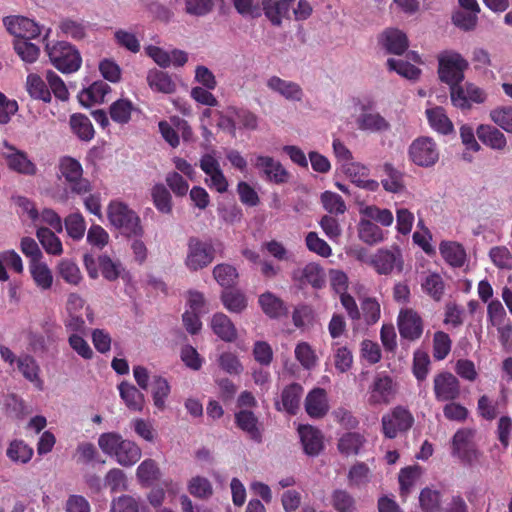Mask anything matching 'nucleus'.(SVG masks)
<instances>
[{"mask_svg": "<svg viewBox=\"0 0 512 512\" xmlns=\"http://www.w3.org/2000/svg\"><path fill=\"white\" fill-rule=\"evenodd\" d=\"M98 446L105 455L123 467L133 466L142 456V450L136 442L123 438L117 432L102 433L98 437Z\"/></svg>", "mask_w": 512, "mask_h": 512, "instance_id": "nucleus-1", "label": "nucleus"}, {"mask_svg": "<svg viewBox=\"0 0 512 512\" xmlns=\"http://www.w3.org/2000/svg\"><path fill=\"white\" fill-rule=\"evenodd\" d=\"M109 224L129 236H141L143 227L138 214L125 202L114 199L106 207Z\"/></svg>", "mask_w": 512, "mask_h": 512, "instance_id": "nucleus-2", "label": "nucleus"}, {"mask_svg": "<svg viewBox=\"0 0 512 512\" xmlns=\"http://www.w3.org/2000/svg\"><path fill=\"white\" fill-rule=\"evenodd\" d=\"M45 51L51 64L61 73L71 74L81 68L82 57L79 50L66 41L46 43Z\"/></svg>", "mask_w": 512, "mask_h": 512, "instance_id": "nucleus-3", "label": "nucleus"}, {"mask_svg": "<svg viewBox=\"0 0 512 512\" xmlns=\"http://www.w3.org/2000/svg\"><path fill=\"white\" fill-rule=\"evenodd\" d=\"M409 161L419 168H432L440 160V148L434 138L419 136L407 149Z\"/></svg>", "mask_w": 512, "mask_h": 512, "instance_id": "nucleus-4", "label": "nucleus"}, {"mask_svg": "<svg viewBox=\"0 0 512 512\" xmlns=\"http://www.w3.org/2000/svg\"><path fill=\"white\" fill-rule=\"evenodd\" d=\"M437 59L438 77L449 86V89L463 81L468 62L461 54L455 51H444L438 55Z\"/></svg>", "mask_w": 512, "mask_h": 512, "instance_id": "nucleus-5", "label": "nucleus"}, {"mask_svg": "<svg viewBox=\"0 0 512 512\" xmlns=\"http://www.w3.org/2000/svg\"><path fill=\"white\" fill-rule=\"evenodd\" d=\"M83 167L75 158L65 156L59 160L58 178L77 195H84L91 191L92 186L88 179L83 177Z\"/></svg>", "mask_w": 512, "mask_h": 512, "instance_id": "nucleus-6", "label": "nucleus"}, {"mask_svg": "<svg viewBox=\"0 0 512 512\" xmlns=\"http://www.w3.org/2000/svg\"><path fill=\"white\" fill-rule=\"evenodd\" d=\"M215 258V248L211 242L197 237L187 242L184 265L190 272H197L208 267Z\"/></svg>", "mask_w": 512, "mask_h": 512, "instance_id": "nucleus-7", "label": "nucleus"}, {"mask_svg": "<svg viewBox=\"0 0 512 512\" xmlns=\"http://www.w3.org/2000/svg\"><path fill=\"white\" fill-rule=\"evenodd\" d=\"M3 25L14 39H36L44 32L43 40L46 41L51 32L50 28L45 29L44 26L40 25L35 20L22 15L4 17Z\"/></svg>", "mask_w": 512, "mask_h": 512, "instance_id": "nucleus-8", "label": "nucleus"}, {"mask_svg": "<svg viewBox=\"0 0 512 512\" xmlns=\"http://www.w3.org/2000/svg\"><path fill=\"white\" fill-rule=\"evenodd\" d=\"M65 312V327L69 332H84V314L90 322L93 321V313L90 306L86 304L85 299L80 294L75 292L68 294L65 303Z\"/></svg>", "mask_w": 512, "mask_h": 512, "instance_id": "nucleus-9", "label": "nucleus"}, {"mask_svg": "<svg viewBox=\"0 0 512 512\" xmlns=\"http://www.w3.org/2000/svg\"><path fill=\"white\" fill-rule=\"evenodd\" d=\"M475 431L470 428L459 429L451 440V454L464 464H474L479 461L480 452L474 444Z\"/></svg>", "mask_w": 512, "mask_h": 512, "instance_id": "nucleus-10", "label": "nucleus"}, {"mask_svg": "<svg viewBox=\"0 0 512 512\" xmlns=\"http://www.w3.org/2000/svg\"><path fill=\"white\" fill-rule=\"evenodd\" d=\"M450 99L454 107L461 110H470L474 104H483L487 99L486 91L480 86L466 82L456 84L450 88Z\"/></svg>", "mask_w": 512, "mask_h": 512, "instance_id": "nucleus-11", "label": "nucleus"}, {"mask_svg": "<svg viewBox=\"0 0 512 512\" xmlns=\"http://www.w3.org/2000/svg\"><path fill=\"white\" fill-rule=\"evenodd\" d=\"M397 393V385L387 374H377L368 389L367 401L371 406L390 404Z\"/></svg>", "mask_w": 512, "mask_h": 512, "instance_id": "nucleus-12", "label": "nucleus"}, {"mask_svg": "<svg viewBox=\"0 0 512 512\" xmlns=\"http://www.w3.org/2000/svg\"><path fill=\"white\" fill-rule=\"evenodd\" d=\"M199 165L207 176L205 182L210 188L219 193L227 191L228 181L220 167L215 150L204 153L199 160Z\"/></svg>", "mask_w": 512, "mask_h": 512, "instance_id": "nucleus-13", "label": "nucleus"}, {"mask_svg": "<svg viewBox=\"0 0 512 512\" xmlns=\"http://www.w3.org/2000/svg\"><path fill=\"white\" fill-rule=\"evenodd\" d=\"M412 414L403 407H395L382 417V430L387 438L393 439L399 433L405 432L413 425Z\"/></svg>", "mask_w": 512, "mask_h": 512, "instance_id": "nucleus-14", "label": "nucleus"}, {"mask_svg": "<svg viewBox=\"0 0 512 512\" xmlns=\"http://www.w3.org/2000/svg\"><path fill=\"white\" fill-rule=\"evenodd\" d=\"M397 326L401 338L409 341L419 339L424 328L421 316L410 308H403L399 311Z\"/></svg>", "mask_w": 512, "mask_h": 512, "instance_id": "nucleus-15", "label": "nucleus"}, {"mask_svg": "<svg viewBox=\"0 0 512 512\" xmlns=\"http://www.w3.org/2000/svg\"><path fill=\"white\" fill-rule=\"evenodd\" d=\"M353 184L361 189H365L370 192H375L379 188V183L376 180L370 179L369 168L354 159L344 164L339 169Z\"/></svg>", "mask_w": 512, "mask_h": 512, "instance_id": "nucleus-16", "label": "nucleus"}, {"mask_svg": "<svg viewBox=\"0 0 512 512\" xmlns=\"http://www.w3.org/2000/svg\"><path fill=\"white\" fill-rule=\"evenodd\" d=\"M7 167L19 174L32 176L37 173L36 164L29 158L26 152L12 145L5 144L2 152Z\"/></svg>", "mask_w": 512, "mask_h": 512, "instance_id": "nucleus-17", "label": "nucleus"}, {"mask_svg": "<svg viewBox=\"0 0 512 512\" xmlns=\"http://www.w3.org/2000/svg\"><path fill=\"white\" fill-rule=\"evenodd\" d=\"M433 388L438 401H453L460 395V383L450 372H441L434 377Z\"/></svg>", "mask_w": 512, "mask_h": 512, "instance_id": "nucleus-18", "label": "nucleus"}, {"mask_svg": "<svg viewBox=\"0 0 512 512\" xmlns=\"http://www.w3.org/2000/svg\"><path fill=\"white\" fill-rule=\"evenodd\" d=\"M358 130L365 133H386L390 131V122L379 112L361 108V113L355 119Z\"/></svg>", "mask_w": 512, "mask_h": 512, "instance_id": "nucleus-19", "label": "nucleus"}, {"mask_svg": "<svg viewBox=\"0 0 512 512\" xmlns=\"http://www.w3.org/2000/svg\"><path fill=\"white\" fill-rule=\"evenodd\" d=\"M293 0H261V13L273 26H281L291 18Z\"/></svg>", "mask_w": 512, "mask_h": 512, "instance_id": "nucleus-20", "label": "nucleus"}, {"mask_svg": "<svg viewBox=\"0 0 512 512\" xmlns=\"http://www.w3.org/2000/svg\"><path fill=\"white\" fill-rule=\"evenodd\" d=\"M407 57L414 64H412L408 61H404L402 59L389 58L387 60V67L390 71L396 72L398 75H400L403 78H406V79L412 80V81H416L421 76V69L418 68L416 65L423 64V61H422L420 55L414 51L408 53Z\"/></svg>", "mask_w": 512, "mask_h": 512, "instance_id": "nucleus-21", "label": "nucleus"}, {"mask_svg": "<svg viewBox=\"0 0 512 512\" xmlns=\"http://www.w3.org/2000/svg\"><path fill=\"white\" fill-rule=\"evenodd\" d=\"M254 166L260 170L268 180L280 184L289 179V173L280 162L270 156L256 155L253 159Z\"/></svg>", "mask_w": 512, "mask_h": 512, "instance_id": "nucleus-22", "label": "nucleus"}, {"mask_svg": "<svg viewBox=\"0 0 512 512\" xmlns=\"http://www.w3.org/2000/svg\"><path fill=\"white\" fill-rule=\"evenodd\" d=\"M268 89L279 94L288 101L300 102L304 93L301 86L293 81L282 79L278 76H271L266 81Z\"/></svg>", "mask_w": 512, "mask_h": 512, "instance_id": "nucleus-23", "label": "nucleus"}, {"mask_svg": "<svg viewBox=\"0 0 512 512\" xmlns=\"http://www.w3.org/2000/svg\"><path fill=\"white\" fill-rule=\"evenodd\" d=\"M293 279L300 284H309L313 288L321 289L324 287L326 278L323 268L316 263H308L304 267L293 272Z\"/></svg>", "mask_w": 512, "mask_h": 512, "instance_id": "nucleus-24", "label": "nucleus"}, {"mask_svg": "<svg viewBox=\"0 0 512 512\" xmlns=\"http://www.w3.org/2000/svg\"><path fill=\"white\" fill-rule=\"evenodd\" d=\"M304 405L307 414L312 418H322L330 409L327 393L322 388L312 389L307 394Z\"/></svg>", "mask_w": 512, "mask_h": 512, "instance_id": "nucleus-25", "label": "nucleus"}, {"mask_svg": "<svg viewBox=\"0 0 512 512\" xmlns=\"http://www.w3.org/2000/svg\"><path fill=\"white\" fill-rule=\"evenodd\" d=\"M110 92L111 87L107 83L98 80L89 87L82 89L78 94V100L83 107L90 108L94 105L102 104Z\"/></svg>", "mask_w": 512, "mask_h": 512, "instance_id": "nucleus-26", "label": "nucleus"}, {"mask_svg": "<svg viewBox=\"0 0 512 512\" xmlns=\"http://www.w3.org/2000/svg\"><path fill=\"white\" fill-rule=\"evenodd\" d=\"M379 44L387 52L396 55L404 53L409 46L406 34L394 28L386 29L380 34Z\"/></svg>", "mask_w": 512, "mask_h": 512, "instance_id": "nucleus-27", "label": "nucleus"}, {"mask_svg": "<svg viewBox=\"0 0 512 512\" xmlns=\"http://www.w3.org/2000/svg\"><path fill=\"white\" fill-rule=\"evenodd\" d=\"M209 327L224 342H234L238 338L234 323L224 313L217 312L213 314L209 320Z\"/></svg>", "mask_w": 512, "mask_h": 512, "instance_id": "nucleus-28", "label": "nucleus"}, {"mask_svg": "<svg viewBox=\"0 0 512 512\" xmlns=\"http://www.w3.org/2000/svg\"><path fill=\"white\" fill-rule=\"evenodd\" d=\"M304 452L309 456H317L324 447L322 433L311 425H301L298 428Z\"/></svg>", "mask_w": 512, "mask_h": 512, "instance_id": "nucleus-29", "label": "nucleus"}, {"mask_svg": "<svg viewBox=\"0 0 512 512\" xmlns=\"http://www.w3.org/2000/svg\"><path fill=\"white\" fill-rule=\"evenodd\" d=\"M425 115L430 128L438 134L450 135L454 133V125L444 108L440 106L427 107Z\"/></svg>", "mask_w": 512, "mask_h": 512, "instance_id": "nucleus-30", "label": "nucleus"}, {"mask_svg": "<svg viewBox=\"0 0 512 512\" xmlns=\"http://www.w3.org/2000/svg\"><path fill=\"white\" fill-rule=\"evenodd\" d=\"M146 81L149 88L157 93L173 94L177 91V84L173 77L165 71L156 68L147 72Z\"/></svg>", "mask_w": 512, "mask_h": 512, "instance_id": "nucleus-31", "label": "nucleus"}, {"mask_svg": "<svg viewBox=\"0 0 512 512\" xmlns=\"http://www.w3.org/2000/svg\"><path fill=\"white\" fill-rule=\"evenodd\" d=\"M303 394V387L298 383H292L286 386L276 401L277 410L285 411L289 414H295L299 408L300 399Z\"/></svg>", "mask_w": 512, "mask_h": 512, "instance_id": "nucleus-32", "label": "nucleus"}, {"mask_svg": "<svg viewBox=\"0 0 512 512\" xmlns=\"http://www.w3.org/2000/svg\"><path fill=\"white\" fill-rule=\"evenodd\" d=\"M28 269L30 276L35 286L41 291H47L53 286V273L46 262L43 259L28 262Z\"/></svg>", "mask_w": 512, "mask_h": 512, "instance_id": "nucleus-33", "label": "nucleus"}, {"mask_svg": "<svg viewBox=\"0 0 512 512\" xmlns=\"http://www.w3.org/2000/svg\"><path fill=\"white\" fill-rule=\"evenodd\" d=\"M120 397L130 411L141 412L145 406L144 394L133 384L121 382L118 385Z\"/></svg>", "mask_w": 512, "mask_h": 512, "instance_id": "nucleus-34", "label": "nucleus"}, {"mask_svg": "<svg viewBox=\"0 0 512 512\" xmlns=\"http://www.w3.org/2000/svg\"><path fill=\"white\" fill-rule=\"evenodd\" d=\"M479 140L493 150L502 151L507 146L505 135L497 128L490 125H480L476 130Z\"/></svg>", "mask_w": 512, "mask_h": 512, "instance_id": "nucleus-35", "label": "nucleus"}, {"mask_svg": "<svg viewBox=\"0 0 512 512\" xmlns=\"http://www.w3.org/2000/svg\"><path fill=\"white\" fill-rule=\"evenodd\" d=\"M371 265L379 274H389L395 267H401V257L398 251L379 250L373 259Z\"/></svg>", "mask_w": 512, "mask_h": 512, "instance_id": "nucleus-36", "label": "nucleus"}, {"mask_svg": "<svg viewBox=\"0 0 512 512\" xmlns=\"http://www.w3.org/2000/svg\"><path fill=\"white\" fill-rule=\"evenodd\" d=\"M357 232L359 239L369 245L378 244L386 238V233L376 223L361 216L357 225Z\"/></svg>", "mask_w": 512, "mask_h": 512, "instance_id": "nucleus-37", "label": "nucleus"}, {"mask_svg": "<svg viewBox=\"0 0 512 512\" xmlns=\"http://www.w3.org/2000/svg\"><path fill=\"white\" fill-rule=\"evenodd\" d=\"M358 211L361 217L370 219L371 222H376L384 227H390L394 221L392 211L387 208L360 203Z\"/></svg>", "mask_w": 512, "mask_h": 512, "instance_id": "nucleus-38", "label": "nucleus"}, {"mask_svg": "<svg viewBox=\"0 0 512 512\" xmlns=\"http://www.w3.org/2000/svg\"><path fill=\"white\" fill-rule=\"evenodd\" d=\"M69 126L72 133L81 141H91L94 138L95 130L90 119L81 113L70 116Z\"/></svg>", "mask_w": 512, "mask_h": 512, "instance_id": "nucleus-39", "label": "nucleus"}, {"mask_svg": "<svg viewBox=\"0 0 512 512\" xmlns=\"http://www.w3.org/2000/svg\"><path fill=\"white\" fill-rule=\"evenodd\" d=\"M439 251L443 259L451 266L460 267L466 259V252L462 245L455 241H442Z\"/></svg>", "mask_w": 512, "mask_h": 512, "instance_id": "nucleus-40", "label": "nucleus"}, {"mask_svg": "<svg viewBox=\"0 0 512 512\" xmlns=\"http://www.w3.org/2000/svg\"><path fill=\"white\" fill-rule=\"evenodd\" d=\"M170 392L171 386L165 378L161 376L153 377L151 385V396L153 405L158 411L162 412L167 408V401Z\"/></svg>", "mask_w": 512, "mask_h": 512, "instance_id": "nucleus-41", "label": "nucleus"}, {"mask_svg": "<svg viewBox=\"0 0 512 512\" xmlns=\"http://www.w3.org/2000/svg\"><path fill=\"white\" fill-rule=\"evenodd\" d=\"M294 357L305 370L314 369L319 361L316 350L311 344L305 341H300L296 344L294 349Z\"/></svg>", "mask_w": 512, "mask_h": 512, "instance_id": "nucleus-42", "label": "nucleus"}, {"mask_svg": "<svg viewBox=\"0 0 512 512\" xmlns=\"http://www.w3.org/2000/svg\"><path fill=\"white\" fill-rule=\"evenodd\" d=\"M258 303L262 311L270 318H279L287 312L283 301L271 292L261 294Z\"/></svg>", "mask_w": 512, "mask_h": 512, "instance_id": "nucleus-43", "label": "nucleus"}, {"mask_svg": "<svg viewBox=\"0 0 512 512\" xmlns=\"http://www.w3.org/2000/svg\"><path fill=\"white\" fill-rule=\"evenodd\" d=\"M221 301L230 313H242L248 306L246 294L240 290H225L221 294Z\"/></svg>", "mask_w": 512, "mask_h": 512, "instance_id": "nucleus-44", "label": "nucleus"}, {"mask_svg": "<svg viewBox=\"0 0 512 512\" xmlns=\"http://www.w3.org/2000/svg\"><path fill=\"white\" fill-rule=\"evenodd\" d=\"M26 90L28 94L37 100H41L45 103L51 102L52 96L49 88L47 87L44 80L35 73H30L26 80Z\"/></svg>", "mask_w": 512, "mask_h": 512, "instance_id": "nucleus-45", "label": "nucleus"}, {"mask_svg": "<svg viewBox=\"0 0 512 512\" xmlns=\"http://www.w3.org/2000/svg\"><path fill=\"white\" fill-rule=\"evenodd\" d=\"M32 39H14L13 49L19 58L27 63H35L41 53L39 46L31 42Z\"/></svg>", "mask_w": 512, "mask_h": 512, "instance_id": "nucleus-46", "label": "nucleus"}, {"mask_svg": "<svg viewBox=\"0 0 512 512\" xmlns=\"http://www.w3.org/2000/svg\"><path fill=\"white\" fill-rule=\"evenodd\" d=\"M36 236L47 254L59 256L63 253L60 238L48 228L38 227Z\"/></svg>", "mask_w": 512, "mask_h": 512, "instance_id": "nucleus-47", "label": "nucleus"}, {"mask_svg": "<svg viewBox=\"0 0 512 512\" xmlns=\"http://www.w3.org/2000/svg\"><path fill=\"white\" fill-rule=\"evenodd\" d=\"M155 208L162 214L172 212V197L169 190L162 183L155 184L150 191Z\"/></svg>", "mask_w": 512, "mask_h": 512, "instance_id": "nucleus-48", "label": "nucleus"}, {"mask_svg": "<svg viewBox=\"0 0 512 512\" xmlns=\"http://www.w3.org/2000/svg\"><path fill=\"white\" fill-rule=\"evenodd\" d=\"M5 265L12 268L15 272L21 274L24 271L22 258L15 250H5L0 253V281H7L9 275L5 269Z\"/></svg>", "mask_w": 512, "mask_h": 512, "instance_id": "nucleus-49", "label": "nucleus"}, {"mask_svg": "<svg viewBox=\"0 0 512 512\" xmlns=\"http://www.w3.org/2000/svg\"><path fill=\"white\" fill-rule=\"evenodd\" d=\"M217 364L222 371L232 376H239L244 371V365L240 357L229 350L219 354Z\"/></svg>", "mask_w": 512, "mask_h": 512, "instance_id": "nucleus-50", "label": "nucleus"}, {"mask_svg": "<svg viewBox=\"0 0 512 512\" xmlns=\"http://www.w3.org/2000/svg\"><path fill=\"white\" fill-rule=\"evenodd\" d=\"M421 287L435 301L441 300L445 290V284L441 275L434 272H429L423 277Z\"/></svg>", "mask_w": 512, "mask_h": 512, "instance_id": "nucleus-51", "label": "nucleus"}, {"mask_svg": "<svg viewBox=\"0 0 512 512\" xmlns=\"http://www.w3.org/2000/svg\"><path fill=\"white\" fill-rule=\"evenodd\" d=\"M161 472L158 464L153 459H145L137 467L136 477L145 486H150L160 478Z\"/></svg>", "mask_w": 512, "mask_h": 512, "instance_id": "nucleus-52", "label": "nucleus"}, {"mask_svg": "<svg viewBox=\"0 0 512 512\" xmlns=\"http://www.w3.org/2000/svg\"><path fill=\"white\" fill-rule=\"evenodd\" d=\"M67 235L75 241H80L86 231V221L80 212L70 213L64 219Z\"/></svg>", "mask_w": 512, "mask_h": 512, "instance_id": "nucleus-53", "label": "nucleus"}, {"mask_svg": "<svg viewBox=\"0 0 512 512\" xmlns=\"http://www.w3.org/2000/svg\"><path fill=\"white\" fill-rule=\"evenodd\" d=\"M187 490L193 497L198 499H208L214 492L210 480L201 475L191 477L187 483Z\"/></svg>", "mask_w": 512, "mask_h": 512, "instance_id": "nucleus-54", "label": "nucleus"}, {"mask_svg": "<svg viewBox=\"0 0 512 512\" xmlns=\"http://www.w3.org/2000/svg\"><path fill=\"white\" fill-rule=\"evenodd\" d=\"M57 272L66 283L73 286L79 285L83 279L78 265L69 259H62L57 264Z\"/></svg>", "mask_w": 512, "mask_h": 512, "instance_id": "nucleus-55", "label": "nucleus"}, {"mask_svg": "<svg viewBox=\"0 0 512 512\" xmlns=\"http://www.w3.org/2000/svg\"><path fill=\"white\" fill-rule=\"evenodd\" d=\"M6 454L11 461L25 464L31 460L33 449L23 440H13L10 442Z\"/></svg>", "mask_w": 512, "mask_h": 512, "instance_id": "nucleus-56", "label": "nucleus"}, {"mask_svg": "<svg viewBox=\"0 0 512 512\" xmlns=\"http://www.w3.org/2000/svg\"><path fill=\"white\" fill-rule=\"evenodd\" d=\"M423 475V469L418 465L408 466L399 473V484L402 494H408Z\"/></svg>", "mask_w": 512, "mask_h": 512, "instance_id": "nucleus-57", "label": "nucleus"}, {"mask_svg": "<svg viewBox=\"0 0 512 512\" xmlns=\"http://www.w3.org/2000/svg\"><path fill=\"white\" fill-rule=\"evenodd\" d=\"M134 110L133 103L128 99H118L113 102L109 108L111 119L114 122L124 124L129 122L131 119L132 112Z\"/></svg>", "mask_w": 512, "mask_h": 512, "instance_id": "nucleus-58", "label": "nucleus"}, {"mask_svg": "<svg viewBox=\"0 0 512 512\" xmlns=\"http://www.w3.org/2000/svg\"><path fill=\"white\" fill-rule=\"evenodd\" d=\"M333 351V364L336 368V370L339 373H345L353 365V355L351 350L342 345H334L332 348Z\"/></svg>", "mask_w": 512, "mask_h": 512, "instance_id": "nucleus-59", "label": "nucleus"}, {"mask_svg": "<svg viewBox=\"0 0 512 512\" xmlns=\"http://www.w3.org/2000/svg\"><path fill=\"white\" fill-rule=\"evenodd\" d=\"M114 39L117 45L132 53H137L140 51V41L136 33L132 30L117 29L114 32Z\"/></svg>", "mask_w": 512, "mask_h": 512, "instance_id": "nucleus-60", "label": "nucleus"}, {"mask_svg": "<svg viewBox=\"0 0 512 512\" xmlns=\"http://www.w3.org/2000/svg\"><path fill=\"white\" fill-rule=\"evenodd\" d=\"M252 356L260 366L268 367L273 362L274 352L268 342L258 340L253 343Z\"/></svg>", "mask_w": 512, "mask_h": 512, "instance_id": "nucleus-61", "label": "nucleus"}, {"mask_svg": "<svg viewBox=\"0 0 512 512\" xmlns=\"http://www.w3.org/2000/svg\"><path fill=\"white\" fill-rule=\"evenodd\" d=\"M131 427L135 434L146 442L153 443L158 437V433L151 421L143 418H135L131 421Z\"/></svg>", "mask_w": 512, "mask_h": 512, "instance_id": "nucleus-62", "label": "nucleus"}, {"mask_svg": "<svg viewBox=\"0 0 512 512\" xmlns=\"http://www.w3.org/2000/svg\"><path fill=\"white\" fill-rule=\"evenodd\" d=\"M236 422L242 430L250 435L251 438H260L261 434L258 427V421L252 412L246 410L240 411L236 414Z\"/></svg>", "mask_w": 512, "mask_h": 512, "instance_id": "nucleus-63", "label": "nucleus"}, {"mask_svg": "<svg viewBox=\"0 0 512 512\" xmlns=\"http://www.w3.org/2000/svg\"><path fill=\"white\" fill-rule=\"evenodd\" d=\"M490 119L504 131L512 134V107H498L491 110Z\"/></svg>", "mask_w": 512, "mask_h": 512, "instance_id": "nucleus-64", "label": "nucleus"}]
</instances>
